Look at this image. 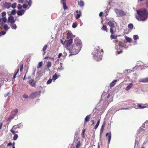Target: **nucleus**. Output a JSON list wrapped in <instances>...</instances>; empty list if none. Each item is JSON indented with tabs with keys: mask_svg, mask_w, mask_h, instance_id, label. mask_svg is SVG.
<instances>
[{
	"mask_svg": "<svg viewBox=\"0 0 148 148\" xmlns=\"http://www.w3.org/2000/svg\"><path fill=\"white\" fill-rule=\"evenodd\" d=\"M81 11H79V13L77 14L76 16V18L77 19L79 18L81 15Z\"/></svg>",
	"mask_w": 148,
	"mask_h": 148,
	"instance_id": "nucleus-32",
	"label": "nucleus"
},
{
	"mask_svg": "<svg viewBox=\"0 0 148 148\" xmlns=\"http://www.w3.org/2000/svg\"><path fill=\"white\" fill-rule=\"evenodd\" d=\"M27 6H28V5H27L25 4H24L23 6V8L24 9L27 8Z\"/></svg>",
	"mask_w": 148,
	"mask_h": 148,
	"instance_id": "nucleus-52",
	"label": "nucleus"
},
{
	"mask_svg": "<svg viewBox=\"0 0 148 148\" xmlns=\"http://www.w3.org/2000/svg\"><path fill=\"white\" fill-rule=\"evenodd\" d=\"M23 64H22V66L21 67H20V70L21 71H22V70L23 69Z\"/></svg>",
	"mask_w": 148,
	"mask_h": 148,
	"instance_id": "nucleus-57",
	"label": "nucleus"
},
{
	"mask_svg": "<svg viewBox=\"0 0 148 148\" xmlns=\"http://www.w3.org/2000/svg\"><path fill=\"white\" fill-rule=\"evenodd\" d=\"M138 35H135L134 36L133 38L134 40H137L138 39Z\"/></svg>",
	"mask_w": 148,
	"mask_h": 148,
	"instance_id": "nucleus-41",
	"label": "nucleus"
},
{
	"mask_svg": "<svg viewBox=\"0 0 148 148\" xmlns=\"http://www.w3.org/2000/svg\"><path fill=\"white\" fill-rule=\"evenodd\" d=\"M25 12V10H21L17 12V14L19 16H21Z\"/></svg>",
	"mask_w": 148,
	"mask_h": 148,
	"instance_id": "nucleus-18",
	"label": "nucleus"
},
{
	"mask_svg": "<svg viewBox=\"0 0 148 148\" xmlns=\"http://www.w3.org/2000/svg\"><path fill=\"white\" fill-rule=\"evenodd\" d=\"M62 53H60L59 54V55H58V58H60V57L62 56Z\"/></svg>",
	"mask_w": 148,
	"mask_h": 148,
	"instance_id": "nucleus-59",
	"label": "nucleus"
},
{
	"mask_svg": "<svg viewBox=\"0 0 148 148\" xmlns=\"http://www.w3.org/2000/svg\"><path fill=\"white\" fill-rule=\"evenodd\" d=\"M78 4L80 7H83L84 6V4L83 1L80 0L78 2Z\"/></svg>",
	"mask_w": 148,
	"mask_h": 148,
	"instance_id": "nucleus-24",
	"label": "nucleus"
},
{
	"mask_svg": "<svg viewBox=\"0 0 148 148\" xmlns=\"http://www.w3.org/2000/svg\"><path fill=\"white\" fill-rule=\"evenodd\" d=\"M12 29H16L17 26L14 23H11L10 25Z\"/></svg>",
	"mask_w": 148,
	"mask_h": 148,
	"instance_id": "nucleus-27",
	"label": "nucleus"
},
{
	"mask_svg": "<svg viewBox=\"0 0 148 148\" xmlns=\"http://www.w3.org/2000/svg\"><path fill=\"white\" fill-rule=\"evenodd\" d=\"M146 4L147 6V7L148 8V0H147Z\"/></svg>",
	"mask_w": 148,
	"mask_h": 148,
	"instance_id": "nucleus-63",
	"label": "nucleus"
},
{
	"mask_svg": "<svg viewBox=\"0 0 148 148\" xmlns=\"http://www.w3.org/2000/svg\"><path fill=\"white\" fill-rule=\"evenodd\" d=\"M29 84L32 86H34L35 85V82L33 79H31L29 81Z\"/></svg>",
	"mask_w": 148,
	"mask_h": 148,
	"instance_id": "nucleus-19",
	"label": "nucleus"
},
{
	"mask_svg": "<svg viewBox=\"0 0 148 148\" xmlns=\"http://www.w3.org/2000/svg\"><path fill=\"white\" fill-rule=\"evenodd\" d=\"M18 127H15V126H14L13 127L12 129H11L10 131L13 134H14L16 132H18V131L15 132V130H14V129H16L17 128H18Z\"/></svg>",
	"mask_w": 148,
	"mask_h": 148,
	"instance_id": "nucleus-21",
	"label": "nucleus"
},
{
	"mask_svg": "<svg viewBox=\"0 0 148 148\" xmlns=\"http://www.w3.org/2000/svg\"><path fill=\"white\" fill-rule=\"evenodd\" d=\"M25 0H19L18 2L19 3H23L24 2Z\"/></svg>",
	"mask_w": 148,
	"mask_h": 148,
	"instance_id": "nucleus-55",
	"label": "nucleus"
},
{
	"mask_svg": "<svg viewBox=\"0 0 148 148\" xmlns=\"http://www.w3.org/2000/svg\"><path fill=\"white\" fill-rule=\"evenodd\" d=\"M116 36L114 35L113 34H112L110 36V37L112 39H116Z\"/></svg>",
	"mask_w": 148,
	"mask_h": 148,
	"instance_id": "nucleus-39",
	"label": "nucleus"
},
{
	"mask_svg": "<svg viewBox=\"0 0 148 148\" xmlns=\"http://www.w3.org/2000/svg\"><path fill=\"white\" fill-rule=\"evenodd\" d=\"M60 74H58L57 73H56L53 76L52 79L53 80H54V81H55V80L58 78L59 77H60Z\"/></svg>",
	"mask_w": 148,
	"mask_h": 148,
	"instance_id": "nucleus-13",
	"label": "nucleus"
},
{
	"mask_svg": "<svg viewBox=\"0 0 148 148\" xmlns=\"http://www.w3.org/2000/svg\"><path fill=\"white\" fill-rule=\"evenodd\" d=\"M112 28L113 33L110 32L111 34H114L116 32H118L119 31V27L117 26V25H116L115 26H114Z\"/></svg>",
	"mask_w": 148,
	"mask_h": 148,
	"instance_id": "nucleus-9",
	"label": "nucleus"
},
{
	"mask_svg": "<svg viewBox=\"0 0 148 148\" xmlns=\"http://www.w3.org/2000/svg\"><path fill=\"white\" fill-rule=\"evenodd\" d=\"M32 3V2L31 0H29L28 2V4L29 5V7L27 8V9H29L30 7L31 6V4Z\"/></svg>",
	"mask_w": 148,
	"mask_h": 148,
	"instance_id": "nucleus-47",
	"label": "nucleus"
},
{
	"mask_svg": "<svg viewBox=\"0 0 148 148\" xmlns=\"http://www.w3.org/2000/svg\"><path fill=\"white\" fill-rule=\"evenodd\" d=\"M19 71V69H18L17 70V72L13 76V78L14 79L16 77V75L18 73V72Z\"/></svg>",
	"mask_w": 148,
	"mask_h": 148,
	"instance_id": "nucleus-51",
	"label": "nucleus"
},
{
	"mask_svg": "<svg viewBox=\"0 0 148 148\" xmlns=\"http://www.w3.org/2000/svg\"><path fill=\"white\" fill-rule=\"evenodd\" d=\"M90 118V115H87L85 118V121L86 122H88L89 121V119Z\"/></svg>",
	"mask_w": 148,
	"mask_h": 148,
	"instance_id": "nucleus-31",
	"label": "nucleus"
},
{
	"mask_svg": "<svg viewBox=\"0 0 148 148\" xmlns=\"http://www.w3.org/2000/svg\"><path fill=\"white\" fill-rule=\"evenodd\" d=\"M125 38L126 41L128 42H130L131 41L132 39L127 36H125Z\"/></svg>",
	"mask_w": 148,
	"mask_h": 148,
	"instance_id": "nucleus-34",
	"label": "nucleus"
},
{
	"mask_svg": "<svg viewBox=\"0 0 148 148\" xmlns=\"http://www.w3.org/2000/svg\"><path fill=\"white\" fill-rule=\"evenodd\" d=\"M16 13V10H12L10 14V15H14Z\"/></svg>",
	"mask_w": 148,
	"mask_h": 148,
	"instance_id": "nucleus-29",
	"label": "nucleus"
},
{
	"mask_svg": "<svg viewBox=\"0 0 148 148\" xmlns=\"http://www.w3.org/2000/svg\"><path fill=\"white\" fill-rule=\"evenodd\" d=\"M23 97L25 99H27L28 98V96L26 95V94H24L23 95Z\"/></svg>",
	"mask_w": 148,
	"mask_h": 148,
	"instance_id": "nucleus-54",
	"label": "nucleus"
},
{
	"mask_svg": "<svg viewBox=\"0 0 148 148\" xmlns=\"http://www.w3.org/2000/svg\"><path fill=\"white\" fill-rule=\"evenodd\" d=\"M42 62H39L38 64V65L37 66V68H40L42 65Z\"/></svg>",
	"mask_w": 148,
	"mask_h": 148,
	"instance_id": "nucleus-42",
	"label": "nucleus"
},
{
	"mask_svg": "<svg viewBox=\"0 0 148 148\" xmlns=\"http://www.w3.org/2000/svg\"><path fill=\"white\" fill-rule=\"evenodd\" d=\"M82 144L81 143L80 141H79L77 143L76 147L75 148H79L81 146Z\"/></svg>",
	"mask_w": 148,
	"mask_h": 148,
	"instance_id": "nucleus-28",
	"label": "nucleus"
},
{
	"mask_svg": "<svg viewBox=\"0 0 148 148\" xmlns=\"http://www.w3.org/2000/svg\"><path fill=\"white\" fill-rule=\"evenodd\" d=\"M47 45H45L43 47L42 49V51H45L47 49Z\"/></svg>",
	"mask_w": 148,
	"mask_h": 148,
	"instance_id": "nucleus-43",
	"label": "nucleus"
},
{
	"mask_svg": "<svg viewBox=\"0 0 148 148\" xmlns=\"http://www.w3.org/2000/svg\"><path fill=\"white\" fill-rule=\"evenodd\" d=\"M138 15L136 16V19L139 21L145 20L148 17V13L145 9H141L137 10Z\"/></svg>",
	"mask_w": 148,
	"mask_h": 148,
	"instance_id": "nucleus-2",
	"label": "nucleus"
},
{
	"mask_svg": "<svg viewBox=\"0 0 148 148\" xmlns=\"http://www.w3.org/2000/svg\"><path fill=\"white\" fill-rule=\"evenodd\" d=\"M18 137V136L17 134H15L13 137V139L14 140H16Z\"/></svg>",
	"mask_w": 148,
	"mask_h": 148,
	"instance_id": "nucleus-35",
	"label": "nucleus"
},
{
	"mask_svg": "<svg viewBox=\"0 0 148 148\" xmlns=\"http://www.w3.org/2000/svg\"><path fill=\"white\" fill-rule=\"evenodd\" d=\"M145 106H142L141 104H138V106L139 108L143 109L145 108H148V104H145Z\"/></svg>",
	"mask_w": 148,
	"mask_h": 148,
	"instance_id": "nucleus-16",
	"label": "nucleus"
},
{
	"mask_svg": "<svg viewBox=\"0 0 148 148\" xmlns=\"http://www.w3.org/2000/svg\"><path fill=\"white\" fill-rule=\"evenodd\" d=\"M104 126H105V124H104V123H103L101 127V130H100V132L101 133H102V132H103V129H104Z\"/></svg>",
	"mask_w": 148,
	"mask_h": 148,
	"instance_id": "nucleus-36",
	"label": "nucleus"
},
{
	"mask_svg": "<svg viewBox=\"0 0 148 148\" xmlns=\"http://www.w3.org/2000/svg\"><path fill=\"white\" fill-rule=\"evenodd\" d=\"M22 8V6L20 4H19L17 6V8L18 9H21Z\"/></svg>",
	"mask_w": 148,
	"mask_h": 148,
	"instance_id": "nucleus-50",
	"label": "nucleus"
},
{
	"mask_svg": "<svg viewBox=\"0 0 148 148\" xmlns=\"http://www.w3.org/2000/svg\"><path fill=\"white\" fill-rule=\"evenodd\" d=\"M77 25V23H74L73 24L72 26L73 28H75L76 27Z\"/></svg>",
	"mask_w": 148,
	"mask_h": 148,
	"instance_id": "nucleus-45",
	"label": "nucleus"
},
{
	"mask_svg": "<svg viewBox=\"0 0 148 148\" xmlns=\"http://www.w3.org/2000/svg\"><path fill=\"white\" fill-rule=\"evenodd\" d=\"M92 123L91 125H92L94 124V121L93 120H92Z\"/></svg>",
	"mask_w": 148,
	"mask_h": 148,
	"instance_id": "nucleus-64",
	"label": "nucleus"
},
{
	"mask_svg": "<svg viewBox=\"0 0 148 148\" xmlns=\"http://www.w3.org/2000/svg\"><path fill=\"white\" fill-rule=\"evenodd\" d=\"M139 81L140 82H148V78L146 77L145 78L141 79L139 80Z\"/></svg>",
	"mask_w": 148,
	"mask_h": 148,
	"instance_id": "nucleus-17",
	"label": "nucleus"
},
{
	"mask_svg": "<svg viewBox=\"0 0 148 148\" xmlns=\"http://www.w3.org/2000/svg\"><path fill=\"white\" fill-rule=\"evenodd\" d=\"M101 50L96 49L92 52L94 59L96 61H99L102 59L103 53V52L101 51Z\"/></svg>",
	"mask_w": 148,
	"mask_h": 148,
	"instance_id": "nucleus-3",
	"label": "nucleus"
},
{
	"mask_svg": "<svg viewBox=\"0 0 148 148\" xmlns=\"http://www.w3.org/2000/svg\"><path fill=\"white\" fill-rule=\"evenodd\" d=\"M73 42L72 39H70L69 40H66L64 42V45L65 46H69Z\"/></svg>",
	"mask_w": 148,
	"mask_h": 148,
	"instance_id": "nucleus-8",
	"label": "nucleus"
},
{
	"mask_svg": "<svg viewBox=\"0 0 148 148\" xmlns=\"http://www.w3.org/2000/svg\"><path fill=\"white\" fill-rule=\"evenodd\" d=\"M41 92L40 91L33 92L30 94L29 97L31 99H34L36 98L40 93Z\"/></svg>",
	"mask_w": 148,
	"mask_h": 148,
	"instance_id": "nucleus-7",
	"label": "nucleus"
},
{
	"mask_svg": "<svg viewBox=\"0 0 148 148\" xmlns=\"http://www.w3.org/2000/svg\"><path fill=\"white\" fill-rule=\"evenodd\" d=\"M103 13L102 12H101L99 14V16L101 17L103 15Z\"/></svg>",
	"mask_w": 148,
	"mask_h": 148,
	"instance_id": "nucleus-58",
	"label": "nucleus"
},
{
	"mask_svg": "<svg viewBox=\"0 0 148 148\" xmlns=\"http://www.w3.org/2000/svg\"><path fill=\"white\" fill-rule=\"evenodd\" d=\"M63 8L64 10H66L67 9V7L66 6V5L65 3L63 4Z\"/></svg>",
	"mask_w": 148,
	"mask_h": 148,
	"instance_id": "nucleus-49",
	"label": "nucleus"
},
{
	"mask_svg": "<svg viewBox=\"0 0 148 148\" xmlns=\"http://www.w3.org/2000/svg\"><path fill=\"white\" fill-rule=\"evenodd\" d=\"M7 21L6 17H3L2 18H0V22L1 23V26H2L4 23H5Z\"/></svg>",
	"mask_w": 148,
	"mask_h": 148,
	"instance_id": "nucleus-15",
	"label": "nucleus"
},
{
	"mask_svg": "<svg viewBox=\"0 0 148 148\" xmlns=\"http://www.w3.org/2000/svg\"><path fill=\"white\" fill-rule=\"evenodd\" d=\"M116 25H117L116 23L114 21H109L108 22V25L110 27V32L113 33L112 28H113L114 26H115Z\"/></svg>",
	"mask_w": 148,
	"mask_h": 148,
	"instance_id": "nucleus-6",
	"label": "nucleus"
},
{
	"mask_svg": "<svg viewBox=\"0 0 148 148\" xmlns=\"http://www.w3.org/2000/svg\"><path fill=\"white\" fill-rule=\"evenodd\" d=\"M128 27L130 29H132L133 27V25L132 24L130 23L128 25Z\"/></svg>",
	"mask_w": 148,
	"mask_h": 148,
	"instance_id": "nucleus-40",
	"label": "nucleus"
},
{
	"mask_svg": "<svg viewBox=\"0 0 148 148\" xmlns=\"http://www.w3.org/2000/svg\"><path fill=\"white\" fill-rule=\"evenodd\" d=\"M133 86V84L131 83L129 84L128 85L126 88L125 90L127 91H128L130 90Z\"/></svg>",
	"mask_w": 148,
	"mask_h": 148,
	"instance_id": "nucleus-22",
	"label": "nucleus"
},
{
	"mask_svg": "<svg viewBox=\"0 0 148 148\" xmlns=\"http://www.w3.org/2000/svg\"><path fill=\"white\" fill-rule=\"evenodd\" d=\"M7 142H5L3 144L0 146V148H7Z\"/></svg>",
	"mask_w": 148,
	"mask_h": 148,
	"instance_id": "nucleus-25",
	"label": "nucleus"
},
{
	"mask_svg": "<svg viewBox=\"0 0 148 148\" xmlns=\"http://www.w3.org/2000/svg\"><path fill=\"white\" fill-rule=\"evenodd\" d=\"M11 6V3H8L5 2L4 4V7L7 8L9 9L10 8Z\"/></svg>",
	"mask_w": 148,
	"mask_h": 148,
	"instance_id": "nucleus-14",
	"label": "nucleus"
},
{
	"mask_svg": "<svg viewBox=\"0 0 148 148\" xmlns=\"http://www.w3.org/2000/svg\"><path fill=\"white\" fill-rule=\"evenodd\" d=\"M8 21L11 24L14 23L15 21V20L14 19V17L12 16H10L8 17Z\"/></svg>",
	"mask_w": 148,
	"mask_h": 148,
	"instance_id": "nucleus-10",
	"label": "nucleus"
},
{
	"mask_svg": "<svg viewBox=\"0 0 148 148\" xmlns=\"http://www.w3.org/2000/svg\"><path fill=\"white\" fill-rule=\"evenodd\" d=\"M51 62H48L47 64V66L48 68L50 67L51 66Z\"/></svg>",
	"mask_w": 148,
	"mask_h": 148,
	"instance_id": "nucleus-37",
	"label": "nucleus"
},
{
	"mask_svg": "<svg viewBox=\"0 0 148 148\" xmlns=\"http://www.w3.org/2000/svg\"><path fill=\"white\" fill-rule=\"evenodd\" d=\"M18 112V109H17L13 110L12 112L11 115L8 118V120L10 121L13 119L15 116L16 115Z\"/></svg>",
	"mask_w": 148,
	"mask_h": 148,
	"instance_id": "nucleus-5",
	"label": "nucleus"
},
{
	"mask_svg": "<svg viewBox=\"0 0 148 148\" xmlns=\"http://www.w3.org/2000/svg\"><path fill=\"white\" fill-rule=\"evenodd\" d=\"M1 35H5L6 34V32L4 31H2L1 32Z\"/></svg>",
	"mask_w": 148,
	"mask_h": 148,
	"instance_id": "nucleus-53",
	"label": "nucleus"
},
{
	"mask_svg": "<svg viewBox=\"0 0 148 148\" xmlns=\"http://www.w3.org/2000/svg\"><path fill=\"white\" fill-rule=\"evenodd\" d=\"M52 79H49L47 82V84H49L51 83L52 82Z\"/></svg>",
	"mask_w": 148,
	"mask_h": 148,
	"instance_id": "nucleus-46",
	"label": "nucleus"
},
{
	"mask_svg": "<svg viewBox=\"0 0 148 148\" xmlns=\"http://www.w3.org/2000/svg\"><path fill=\"white\" fill-rule=\"evenodd\" d=\"M60 66L59 67L58 69V70H62L63 69V68L62 67V64L61 63H60Z\"/></svg>",
	"mask_w": 148,
	"mask_h": 148,
	"instance_id": "nucleus-38",
	"label": "nucleus"
},
{
	"mask_svg": "<svg viewBox=\"0 0 148 148\" xmlns=\"http://www.w3.org/2000/svg\"><path fill=\"white\" fill-rule=\"evenodd\" d=\"M67 38L68 39L70 38V39H72L73 40V37H75V36H73L72 35V34L71 32H69L68 33H67Z\"/></svg>",
	"mask_w": 148,
	"mask_h": 148,
	"instance_id": "nucleus-11",
	"label": "nucleus"
},
{
	"mask_svg": "<svg viewBox=\"0 0 148 148\" xmlns=\"http://www.w3.org/2000/svg\"><path fill=\"white\" fill-rule=\"evenodd\" d=\"M117 80H114L111 83H110V86L111 87H112L115 84Z\"/></svg>",
	"mask_w": 148,
	"mask_h": 148,
	"instance_id": "nucleus-26",
	"label": "nucleus"
},
{
	"mask_svg": "<svg viewBox=\"0 0 148 148\" xmlns=\"http://www.w3.org/2000/svg\"><path fill=\"white\" fill-rule=\"evenodd\" d=\"M106 136L108 137V143L109 144L110 143V141L111 140V133L110 132L108 133H107L106 134Z\"/></svg>",
	"mask_w": 148,
	"mask_h": 148,
	"instance_id": "nucleus-12",
	"label": "nucleus"
},
{
	"mask_svg": "<svg viewBox=\"0 0 148 148\" xmlns=\"http://www.w3.org/2000/svg\"><path fill=\"white\" fill-rule=\"evenodd\" d=\"M100 120H98L97 124L95 126V129H96L98 127L100 123Z\"/></svg>",
	"mask_w": 148,
	"mask_h": 148,
	"instance_id": "nucleus-33",
	"label": "nucleus"
},
{
	"mask_svg": "<svg viewBox=\"0 0 148 148\" xmlns=\"http://www.w3.org/2000/svg\"><path fill=\"white\" fill-rule=\"evenodd\" d=\"M114 11L117 14V16H122L125 15V12L121 10L115 9Z\"/></svg>",
	"mask_w": 148,
	"mask_h": 148,
	"instance_id": "nucleus-4",
	"label": "nucleus"
},
{
	"mask_svg": "<svg viewBox=\"0 0 148 148\" xmlns=\"http://www.w3.org/2000/svg\"><path fill=\"white\" fill-rule=\"evenodd\" d=\"M61 2L62 4H64L65 3V0H61Z\"/></svg>",
	"mask_w": 148,
	"mask_h": 148,
	"instance_id": "nucleus-56",
	"label": "nucleus"
},
{
	"mask_svg": "<svg viewBox=\"0 0 148 148\" xmlns=\"http://www.w3.org/2000/svg\"><path fill=\"white\" fill-rule=\"evenodd\" d=\"M6 15V13L5 12H3L1 13V16L2 17H4Z\"/></svg>",
	"mask_w": 148,
	"mask_h": 148,
	"instance_id": "nucleus-48",
	"label": "nucleus"
},
{
	"mask_svg": "<svg viewBox=\"0 0 148 148\" xmlns=\"http://www.w3.org/2000/svg\"><path fill=\"white\" fill-rule=\"evenodd\" d=\"M122 51H120L118 52L117 54H120L121 53H122Z\"/></svg>",
	"mask_w": 148,
	"mask_h": 148,
	"instance_id": "nucleus-62",
	"label": "nucleus"
},
{
	"mask_svg": "<svg viewBox=\"0 0 148 148\" xmlns=\"http://www.w3.org/2000/svg\"><path fill=\"white\" fill-rule=\"evenodd\" d=\"M101 29H102L103 30L106 31V32H107L108 31V29L106 26L104 25H103L102 28H101Z\"/></svg>",
	"mask_w": 148,
	"mask_h": 148,
	"instance_id": "nucleus-30",
	"label": "nucleus"
},
{
	"mask_svg": "<svg viewBox=\"0 0 148 148\" xmlns=\"http://www.w3.org/2000/svg\"><path fill=\"white\" fill-rule=\"evenodd\" d=\"M7 148H15L14 145L12 146V144L11 143L7 144L6 146Z\"/></svg>",
	"mask_w": 148,
	"mask_h": 148,
	"instance_id": "nucleus-20",
	"label": "nucleus"
},
{
	"mask_svg": "<svg viewBox=\"0 0 148 148\" xmlns=\"http://www.w3.org/2000/svg\"><path fill=\"white\" fill-rule=\"evenodd\" d=\"M9 95V93L8 92L7 93V94H5V95H4V96L5 97H7V96H8V95Z\"/></svg>",
	"mask_w": 148,
	"mask_h": 148,
	"instance_id": "nucleus-60",
	"label": "nucleus"
},
{
	"mask_svg": "<svg viewBox=\"0 0 148 148\" xmlns=\"http://www.w3.org/2000/svg\"><path fill=\"white\" fill-rule=\"evenodd\" d=\"M16 3H14L12 5H11V7L12 8L14 9L16 8Z\"/></svg>",
	"mask_w": 148,
	"mask_h": 148,
	"instance_id": "nucleus-44",
	"label": "nucleus"
},
{
	"mask_svg": "<svg viewBox=\"0 0 148 148\" xmlns=\"http://www.w3.org/2000/svg\"><path fill=\"white\" fill-rule=\"evenodd\" d=\"M82 45L81 40L78 38L75 39V44L69 50L70 52L73 53L72 55L77 54L81 50Z\"/></svg>",
	"mask_w": 148,
	"mask_h": 148,
	"instance_id": "nucleus-1",
	"label": "nucleus"
},
{
	"mask_svg": "<svg viewBox=\"0 0 148 148\" xmlns=\"http://www.w3.org/2000/svg\"><path fill=\"white\" fill-rule=\"evenodd\" d=\"M60 41L61 43L62 44H63V45H64V42H63V41L62 40H61Z\"/></svg>",
	"mask_w": 148,
	"mask_h": 148,
	"instance_id": "nucleus-61",
	"label": "nucleus"
},
{
	"mask_svg": "<svg viewBox=\"0 0 148 148\" xmlns=\"http://www.w3.org/2000/svg\"><path fill=\"white\" fill-rule=\"evenodd\" d=\"M2 26L4 28V29L5 31H7L9 28V27L8 26V25L7 24H5L3 25Z\"/></svg>",
	"mask_w": 148,
	"mask_h": 148,
	"instance_id": "nucleus-23",
	"label": "nucleus"
}]
</instances>
